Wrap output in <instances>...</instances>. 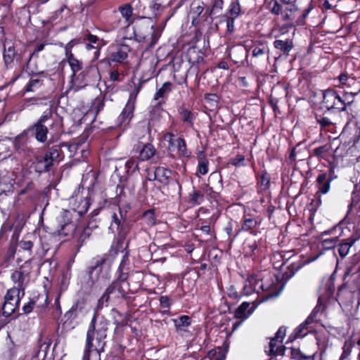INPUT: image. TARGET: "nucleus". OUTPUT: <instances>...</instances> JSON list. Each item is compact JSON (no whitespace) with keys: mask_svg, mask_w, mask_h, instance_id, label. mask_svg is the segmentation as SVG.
I'll return each instance as SVG.
<instances>
[{"mask_svg":"<svg viewBox=\"0 0 360 360\" xmlns=\"http://www.w3.org/2000/svg\"><path fill=\"white\" fill-rule=\"evenodd\" d=\"M60 131V119L53 113L52 109L45 110L34 123L15 138V151L19 155H30L34 150L27 144V135L34 137L38 142L44 143L47 141V135L57 136Z\"/></svg>","mask_w":360,"mask_h":360,"instance_id":"obj_1","label":"nucleus"},{"mask_svg":"<svg viewBox=\"0 0 360 360\" xmlns=\"http://www.w3.org/2000/svg\"><path fill=\"white\" fill-rule=\"evenodd\" d=\"M127 237L115 236L108 252L94 257L87 273L92 285L101 282L105 283L111 277L110 266L120 252L129 250V242L124 246Z\"/></svg>","mask_w":360,"mask_h":360,"instance_id":"obj_2","label":"nucleus"},{"mask_svg":"<svg viewBox=\"0 0 360 360\" xmlns=\"http://www.w3.org/2000/svg\"><path fill=\"white\" fill-rule=\"evenodd\" d=\"M58 117L61 120V131L57 136H52L51 134H49L50 139H47V141L45 142L46 143L44 150V156L45 157V160L46 161L49 160L53 166L63 160L65 158L63 149V148L68 150L70 152V157L79 153H81L82 156H84V153H89V152L84 149V146H83L85 143V139L84 137H82L76 142L71 143L58 141L63 131V117L60 115H58Z\"/></svg>","mask_w":360,"mask_h":360,"instance_id":"obj_3","label":"nucleus"},{"mask_svg":"<svg viewBox=\"0 0 360 360\" xmlns=\"http://www.w3.org/2000/svg\"><path fill=\"white\" fill-rule=\"evenodd\" d=\"M256 281L259 292H265V300L277 297L283 287L281 278L276 274L269 271L251 274L250 282L252 283Z\"/></svg>","mask_w":360,"mask_h":360,"instance_id":"obj_4","label":"nucleus"},{"mask_svg":"<svg viewBox=\"0 0 360 360\" xmlns=\"http://www.w3.org/2000/svg\"><path fill=\"white\" fill-rule=\"evenodd\" d=\"M321 305V297H319L317 305L313 309L309 316L294 330V332L288 338H304L308 335H313L316 338H319L318 335L321 330H323V326L316 319Z\"/></svg>","mask_w":360,"mask_h":360,"instance_id":"obj_5","label":"nucleus"},{"mask_svg":"<svg viewBox=\"0 0 360 360\" xmlns=\"http://www.w3.org/2000/svg\"><path fill=\"white\" fill-rule=\"evenodd\" d=\"M352 101H346L334 89L328 88L323 92L321 104L328 111L340 112L347 111Z\"/></svg>","mask_w":360,"mask_h":360,"instance_id":"obj_6","label":"nucleus"},{"mask_svg":"<svg viewBox=\"0 0 360 360\" xmlns=\"http://www.w3.org/2000/svg\"><path fill=\"white\" fill-rule=\"evenodd\" d=\"M110 299H122L129 303L135 297L129 296L128 292L117 281H112L98 300L96 304L97 309H103L104 307H108Z\"/></svg>","mask_w":360,"mask_h":360,"instance_id":"obj_7","label":"nucleus"},{"mask_svg":"<svg viewBox=\"0 0 360 360\" xmlns=\"http://www.w3.org/2000/svg\"><path fill=\"white\" fill-rule=\"evenodd\" d=\"M268 246L265 238H259L257 240H246L244 243V255L250 258L255 262H261L265 259Z\"/></svg>","mask_w":360,"mask_h":360,"instance_id":"obj_8","label":"nucleus"},{"mask_svg":"<svg viewBox=\"0 0 360 360\" xmlns=\"http://www.w3.org/2000/svg\"><path fill=\"white\" fill-rule=\"evenodd\" d=\"M32 271V260L28 259L24 262L18 269L12 271L11 279L15 285L13 287L18 290V292L25 295V290L30 280V274Z\"/></svg>","mask_w":360,"mask_h":360,"instance_id":"obj_9","label":"nucleus"},{"mask_svg":"<svg viewBox=\"0 0 360 360\" xmlns=\"http://www.w3.org/2000/svg\"><path fill=\"white\" fill-rule=\"evenodd\" d=\"M102 309H97V305L94 308V314L89 326L86 338H106L109 322L103 316H100Z\"/></svg>","mask_w":360,"mask_h":360,"instance_id":"obj_10","label":"nucleus"},{"mask_svg":"<svg viewBox=\"0 0 360 360\" xmlns=\"http://www.w3.org/2000/svg\"><path fill=\"white\" fill-rule=\"evenodd\" d=\"M108 229L112 232L116 231V236L127 237L131 229V224L127 219V212L119 207L118 212H112Z\"/></svg>","mask_w":360,"mask_h":360,"instance_id":"obj_11","label":"nucleus"},{"mask_svg":"<svg viewBox=\"0 0 360 360\" xmlns=\"http://www.w3.org/2000/svg\"><path fill=\"white\" fill-rule=\"evenodd\" d=\"M86 302L84 299L77 300L63 316V326L72 327L81 321L87 314Z\"/></svg>","mask_w":360,"mask_h":360,"instance_id":"obj_12","label":"nucleus"},{"mask_svg":"<svg viewBox=\"0 0 360 360\" xmlns=\"http://www.w3.org/2000/svg\"><path fill=\"white\" fill-rule=\"evenodd\" d=\"M262 219L259 216H256L252 213L244 212L240 224V226L236 230L234 238H237L241 232H246L249 234L256 236L261 233L260 226Z\"/></svg>","mask_w":360,"mask_h":360,"instance_id":"obj_13","label":"nucleus"},{"mask_svg":"<svg viewBox=\"0 0 360 360\" xmlns=\"http://www.w3.org/2000/svg\"><path fill=\"white\" fill-rule=\"evenodd\" d=\"M343 279V283L338 287L337 296L340 297L342 295L348 293L350 295V303L356 302V306L360 305V276L357 275L352 279Z\"/></svg>","mask_w":360,"mask_h":360,"instance_id":"obj_14","label":"nucleus"},{"mask_svg":"<svg viewBox=\"0 0 360 360\" xmlns=\"http://www.w3.org/2000/svg\"><path fill=\"white\" fill-rule=\"evenodd\" d=\"M96 73V68L93 65H86L82 70L71 75L70 85L68 89H72L75 91H78L86 86L91 79Z\"/></svg>","mask_w":360,"mask_h":360,"instance_id":"obj_15","label":"nucleus"},{"mask_svg":"<svg viewBox=\"0 0 360 360\" xmlns=\"http://www.w3.org/2000/svg\"><path fill=\"white\" fill-rule=\"evenodd\" d=\"M20 292L15 287L7 290L4 296V302L2 304V314L5 317H9L19 309L20 304Z\"/></svg>","mask_w":360,"mask_h":360,"instance_id":"obj_16","label":"nucleus"},{"mask_svg":"<svg viewBox=\"0 0 360 360\" xmlns=\"http://www.w3.org/2000/svg\"><path fill=\"white\" fill-rule=\"evenodd\" d=\"M343 221L334 225L332 228L321 233V245L323 249L330 250L336 248L338 238L343 232Z\"/></svg>","mask_w":360,"mask_h":360,"instance_id":"obj_17","label":"nucleus"},{"mask_svg":"<svg viewBox=\"0 0 360 360\" xmlns=\"http://www.w3.org/2000/svg\"><path fill=\"white\" fill-rule=\"evenodd\" d=\"M22 71H25L30 77L29 82L24 87L26 92H33L36 89L41 88L44 85V79H47L49 75L47 71L37 72L32 69L31 65L29 68H25V64L22 65Z\"/></svg>","mask_w":360,"mask_h":360,"instance_id":"obj_18","label":"nucleus"},{"mask_svg":"<svg viewBox=\"0 0 360 360\" xmlns=\"http://www.w3.org/2000/svg\"><path fill=\"white\" fill-rule=\"evenodd\" d=\"M140 18L145 20L136 24L134 27V35L136 37H139L141 39H145L146 36L143 30H146V31L149 30H152L149 46L153 47L158 42L160 37V33L158 30H155V25L151 24L150 18L146 17H141Z\"/></svg>","mask_w":360,"mask_h":360,"instance_id":"obj_19","label":"nucleus"},{"mask_svg":"<svg viewBox=\"0 0 360 360\" xmlns=\"http://www.w3.org/2000/svg\"><path fill=\"white\" fill-rule=\"evenodd\" d=\"M164 138L168 142V149L173 151L177 149L179 155L188 158L191 153L187 150L186 143L184 138L178 136L172 132H167L165 134Z\"/></svg>","mask_w":360,"mask_h":360,"instance_id":"obj_20","label":"nucleus"},{"mask_svg":"<svg viewBox=\"0 0 360 360\" xmlns=\"http://www.w3.org/2000/svg\"><path fill=\"white\" fill-rule=\"evenodd\" d=\"M74 200L73 210L78 213L80 217L84 215L89 210L91 205V199L89 191H85L83 188L81 193H77L72 198Z\"/></svg>","mask_w":360,"mask_h":360,"instance_id":"obj_21","label":"nucleus"},{"mask_svg":"<svg viewBox=\"0 0 360 360\" xmlns=\"http://www.w3.org/2000/svg\"><path fill=\"white\" fill-rule=\"evenodd\" d=\"M105 345L103 339H87L83 360H90L91 357L99 360L100 354L103 352Z\"/></svg>","mask_w":360,"mask_h":360,"instance_id":"obj_22","label":"nucleus"},{"mask_svg":"<svg viewBox=\"0 0 360 360\" xmlns=\"http://www.w3.org/2000/svg\"><path fill=\"white\" fill-rule=\"evenodd\" d=\"M172 321L174 323L176 331L181 335L188 336L196 335V333H194L195 328L193 326L195 321H193L191 316L188 315H181L176 319H173Z\"/></svg>","mask_w":360,"mask_h":360,"instance_id":"obj_23","label":"nucleus"},{"mask_svg":"<svg viewBox=\"0 0 360 360\" xmlns=\"http://www.w3.org/2000/svg\"><path fill=\"white\" fill-rule=\"evenodd\" d=\"M314 118L316 124L319 125L320 134H327L328 133L332 134H337L336 123L331 121V120L326 116V112L321 111H316L314 112Z\"/></svg>","mask_w":360,"mask_h":360,"instance_id":"obj_24","label":"nucleus"},{"mask_svg":"<svg viewBox=\"0 0 360 360\" xmlns=\"http://www.w3.org/2000/svg\"><path fill=\"white\" fill-rule=\"evenodd\" d=\"M136 108V101H128L118 117L119 127L123 130L129 127V123L134 116V110Z\"/></svg>","mask_w":360,"mask_h":360,"instance_id":"obj_25","label":"nucleus"},{"mask_svg":"<svg viewBox=\"0 0 360 360\" xmlns=\"http://www.w3.org/2000/svg\"><path fill=\"white\" fill-rule=\"evenodd\" d=\"M40 244L44 251L48 252L49 250L54 248L58 249L63 243L58 233L54 231L53 232H46L44 235L40 236Z\"/></svg>","mask_w":360,"mask_h":360,"instance_id":"obj_26","label":"nucleus"},{"mask_svg":"<svg viewBox=\"0 0 360 360\" xmlns=\"http://www.w3.org/2000/svg\"><path fill=\"white\" fill-rule=\"evenodd\" d=\"M332 145L330 142H327L323 145L314 147L309 150V158H316L318 161L321 160L329 161L332 157Z\"/></svg>","mask_w":360,"mask_h":360,"instance_id":"obj_27","label":"nucleus"},{"mask_svg":"<svg viewBox=\"0 0 360 360\" xmlns=\"http://www.w3.org/2000/svg\"><path fill=\"white\" fill-rule=\"evenodd\" d=\"M77 225L72 221H60V225L55 231L58 233L62 242H65L72 238L77 231Z\"/></svg>","mask_w":360,"mask_h":360,"instance_id":"obj_28","label":"nucleus"},{"mask_svg":"<svg viewBox=\"0 0 360 360\" xmlns=\"http://www.w3.org/2000/svg\"><path fill=\"white\" fill-rule=\"evenodd\" d=\"M39 300H43L44 304L37 305L38 311L40 313L45 311L50 302L46 293L43 295L39 294L37 296L34 295L32 299H30V301L22 307L23 313L25 314L31 313Z\"/></svg>","mask_w":360,"mask_h":360,"instance_id":"obj_29","label":"nucleus"},{"mask_svg":"<svg viewBox=\"0 0 360 360\" xmlns=\"http://www.w3.org/2000/svg\"><path fill=\"white\" fill-rule=\"evenodd\" d=\"M264 167V165H263ZM256 187L258 193H264L268 191L271 187V174L267 172L265 168H263L259 172H255Z\"/></svg>","mask_w":360,"mask_h":360,"instance_id":"obj_30","label":"nucleus"},{"mask_svg":"<svg viewBox=\"0 0 360 360\" xmlns=\"http://www.w3.org/2000/svg\"><path fill=\"white\" fill-rule=\"evenodd\" d=\"M128 316L129 314H127L124 316V320H122L120 321H118L117 320L115 321L116 326L115 328L114 333L117 338H121L124 335L129 336V338H134V336L131 335L130 333H134L136 336L138 335V330L131 325L128 324Z\"/></svg>","mask_w":360,"mask_h":360,"instance_id":"obj_31","label":"nucleus"},{"mask_svg":"<svg viewBox=\"0 0 360 360\" xmlns=\"http://www.w3.org/2000/svg\"><path fill=\"white\" fill-rule=\"evenodd\" d=\"M163 101L157 102L155 105H150L148 111V125H155L160 122L162 118L163 113H167L168 112L163 108L165 105Z\"/></svg>","mask_w":360,"mask_h":360,"instance_id":"obj_32","label":"nucleus"},{"mask_svg":"<svg viewBox=\"0 0 360 360\" xmlns=\"http://www.w3.org/2000/svg\"><path fill=\"white\" fill-rule=\"evenodd\" d=\"M53 167L49 160H45L44 155H36L30 164V169L39 175L49 172Z\"/></svg>","mask_w":360,"mask_h":360,"instance_id":"obj_33","label":"nucleus"},{"mask_svg":"<svg viewBox=\"0 0 360 360\" xmlns=\"http://www.w3.org/2000/svg\"><path fill=\"white\" fill-rule=\"evenodd\" d=\"M205 6L203 2L200 4L198 2H193L191 7V12L193 15V23L194 22H210V16L205 15Z\"/></svg>","mask_w":360,"mask_h":360,"instance_id":"obj_34","label":"nucleus"},{"mask_svg":"<svg viewBox=\"0 0 360 360\" xmlns=\"http://www.w3.org/2000/svg\"><path fill=\"white\" fill-rule=\"evenodd\" d=\"M177 112L182 122L186 124L189 127L193 128L198 116V112L193 111L185 104L179 105L177 108Z\"/></svg>","mask_w":360,"mask_h":360,"instance_id":"obj_35","label":"nucleus"},{"mask_svg":"<svg viewBox=\"0 0 360 360\" xmlns=\"http://www.w3.org/2000/svg\"><path fill=\"white\" fill-rule=\"evenodd\" d=\"M360 272V252L352 256L346 264L343 279L346 280Z\"/></svg>","mask_w":360,"mask_h":360,"instance_id":"obj_36","label":"nucleus"},{"mask_svg":"<svg viewBox=\"0 0 360 360\" xmlns=\"http://www.w3.org/2000/svg\"><path fill=\"white\" fill-rule=\"evenodd\" d=\"M224 8V0H210L205 6V15L210 16V22L221 15Z\"/></svg>","mask_w":360,"mask_h":360,"instance_id":"obj_37","label":"nucleus"},{"mask_svg":"<svg viewBox=\"0 0 360 360\" xmlns=\"http://www.w3.org/2000/svg\"><path fill=\"white\" fill-rule=\"evenodd\" d=\"M283 339H270L269 348L265 349L268 356H283L286 349Z\"/></svg>","mask_w":360,"mask_h":360,"instance_id":"obj_38","label":"nucleus"},{"mask_svg":"<svg viewBox=\"0 0 360 360\" xmlns=\"http://www.w3.org/2000/svg\"><path fill=\"white\" fill-rule=\"evenodd\" d=\"M17 24L22 27H27L31 23V13L29 8L26 6L16 10L15 20Z\"/></svg>","mask_w":360,"mask_h":360,"instance_id":"obj_39","label":"nucleus"},{"mask_svg":"<svg viewBox=\"0 0 360 360\" xmlns=\"http://www.w3.org/2000/svg\"><path fill=\"white\" fill-rule=\"evenodd\" d=\"M274 47L278 51L280 56L287 57L294 47L292 39H286L285 40L276 39L274 43Z\"/></svg>","mask_w":360,"mask_h":360,"instance_id":"obj_40","label":"nucleus"},{"mask_svg":"<svg viewBox=\"0 0 360 360\" xmlns=\"http://www.w3.org/2000/svg\"><path fill=\"white\" fill-rule=\"evenodd\" d=\"M173 88L174 84L171 82H164L160 88L157 89L153 96V100L157 102L163 101L166 104L168 96L172 93Z\"/></svg>","mask_w":360,"mask_h":360,"instance_id":"obj_41","label":"nucleus"},{"mask_svg":"<svg viewBox=\"0 0 360 360\" xmlns=\"http://www.w3.org/2000/svg\"><path fill=\"white\" fill-rule=\"evenodd\" d=\"M332 181V178H327V173L321 172L319 174L316 184L318 188V191L316 193V195L321 194H326L330 188V182Z\"/></svg>","mask_w":360,"mask_h":360,"instance_id":"obj_42","label":"nucleus"},{"mask_svg":"<svg viewBox=\"0 0 360 360\" xmlns=\"http://www.w3.org/2000/svg\"><path fill=\"white\" fill-rule=\"evenodd\" d=\"M157 154L158 151L155 146L152 143H147L140 148L137 159L144 162L150 160Z\"/></svg>","mask_w":360,"mask_h":360,"instance_id":"obj_43","label":"nucleus"},{"mask_svg":"<svg viewBox=\"0 0 360 360\" xmlns=\"http://www.w3.org/2000/svg\"><path fill=\"white\" fill-rule=\"evenodd\" d=\"M131 51V48L129 45L121 44L116 51L110 53L111 60L115 63H122L128 57L129 52Z\"/></svg>","mask_w":360,"mask_h":360,"instance_id":"obj_44","label":"nucleus"},{"mask_svg":"<svg viewBox=\"0 0 360 360\" xmlns=\"http://www.w3.org/2000/svg\"><path fill=\"white\" fill-rule=\"evenodd\" d=\"M157 181L163 186H167L172 180L173 171L165 167H155Z\"/></svg>","mask_w":360,"mask_h":360,"instance_id":"obj_45","label":"nucleus"},{"mask_svg":"<svg viewBox=\"0 0 360 360\" xmlns=\"http://www.w3.org/2000/svg\"><path fill=\"white\" fill-rule=\"evenodd\" d=\"M255 306L252 303V306L250 307V303L248 302H243L235 310L234 316L239 319H248L254 311Z\"/></svg>","mask_w":360,"mask_h":360,"instance_id":"obj_46","label":"nucleus"},{"mask_svg":"<svg viewBox=\"0 0 360 360\" xmlns=\"http://www.w3.org/2000/svg\"><path fill=\"white\" fill-rule=\"evenodd\" d=\"M3 46V59L4 65L6 69H12L13 68L15 56L17 51H15L14 45L9 46L7 48L5 44Z\"/></svg>","mask_w":360,"mask_h":360,"instance_id":"obj_47","label":"nucleus"},{"mask_svg":"<svg viewBox=\"0 0 360 360\" xmlns=\"http://www.w3.org/2000/svg\"><path fill=\"white\" fill-rule=\"evenodd\" d=\"M241 13V6L238 0H232L222 18L236 19Z\"/></svg>","mask_w":360,"mask_h":360,"instance_id":"obj_48","label":"nucleus"},{"mask_svg":"<svg viewBox=\"0 0 360 360\" xmlns=\"http://www.w3.org/2000/svg\"><path fill=\"white\" fill-rule=\"evenodd\" d=\"M188 201L193 205H200L205 201L203 189H196L194 186L193 191L188 193Z\"/></svg>","mask_w":360,"mask_h":360,"instance_id":"obj_49","label":"nucleus"},{"mask_svg":"<svg viewBox=\"0 0 360 360\" xmlns=\"http://www.w3.org/2000/svg\"><path fill=\"white\" fill-rule=\"evenodd\" d=\"M160 307L162 309L163 314H171L170 307L176 302V296L160 295L158 298Z\"/></svg>","mask_w":360,"mask_h":360,"instance_id":"obj_50","label":"nucleus"},{"mask_svg":"<svg viewBox=\"0 0 360 360\" xmlns=\"http://www.w3.org/2000/svg\"><path fill=\"white\" fill-rule=\"evenodd\" d=\"M141 219L147 227H152L157 224V215L155 209H149L144 211L141 215Z\"/></svg>","mask_w":360,"mask_h":360,"instance_id":"obj_51","label":"nucleus"},{"mask_svg":"<svg viewBox=\"0 0 360 360\" xmlns=\"http://www.w3.org/2000/svg\"><path fill=\"white\" fill-rule=\"evenodd\" d=\"M118 11L124 18L127 26L134 23V20L132 18L133 8L130 4H125L118 7Z\"/></svg>","mask_w":360,"mask_h":360,"instance_id":"obj_52","label":"nucleus"},{"mask_svg":"<svg viewBox=\"0 0 360 360\" xmlns=\"http://www.w3.org/2000/svg\"><path fill=\"white\" fill-rule=\"evenodd\" d=\"M198 172L202 175L207 174L209 172V160L203 151L198 154Z\"/></svg>","mask_w":360,"mask_h":360,"instance_id":"obj_53","label":"nucleus"},{"mask_svg":"<svg viewBox=\"0 0 360 360\" xmlns=\"http://www.w3.org/2000/svg\"><path fill=\"white\" fill-rule=\"evenodd\" d=\"M252 56L254 58H262L267 56L269 49L265 43L256 41L252 46Z\"/></svg>","mask_w":360,"mask_h":360,"instance_id":"obj_54","label":"nucleus"},{"mask_svg":"<svg viewBox=\"0 0 360 360\" xmlns=\"http://www.w3.org/2000/svg\"><path fill=\"white\" fill-rule=\"evenodd\" d=\"M67 62L70 67L72 75L82 70L84 67L82 60L77 59L73 53L69 54L68 57H66Z\"/></svg>","mask_w":360,"mask_h":360,"instance_id":"obj_55","label":"nucleus"},{"mask_svg":"<svg viewBox=\"0 0 360 360\" xmlns=\"http://www.w3.org/2000/svg\"><path fill=\"white\" fill-rule=\"evenodd\" d=\"M354 245L349 238L343 239L336 245V250L341 258H345L349 253V250Z\"/></svg>","mask_w":360,"mask_h":360,"instance_id":"obj_56","label":"nucleus"},{"mask_svg":"<svg viewBox=\"0 0 360 360\" xmlns=\"http://www.w3.org/2000/svg\"><path fill=\"white\" fill-rule=\"evenodd\" d=\"M257 281L255 283L250 282V275L248 276V279L244 283L242 290L240 293L242 295V297L243 296L251 295L253 292H256L257 293H259V289L257 288Z\"/></svg>","mask_w":360,"mask_h":360,"instance_id":"obj_57","label":"nucleus"},{"mask_svg":"<svg viewBox=\"0 0 360 360\" xmlns=\"http://www.w3.org/2000/svg\"><path fill=\"white\" fill-rule=\"evenodd\" d=\"M124 79V75H122L117 69H112L109 72V80L105 82L107 89H113L112 84H108V82H121Z\"/></svg>","mask_w":360,"mask_h":360,"instance_id":"obj_58","label":"nucleus"},{"mask_svg":"<svg viewBox=\"0 0 360 360\" xmlns=\"http://www.w3.org/2000/svg\"><path fill=\"white\" fill-rule=\"evenodd\" d=\"M201 188L203 189L205 198L206 197L209 200L217 201L220 197L219 193L214 191L208 184H202Z\"/></svg>","mask_w":360,"mask_h":360,"instance_id":"obj_59","label":"nucleus"},{"mask_svg":"<svg viewBox=\"0 0 360 360\" xmlns=\"http://www.w3.org/2000/svg\"><path fill=\"white\" fill-rule=\"evenodd\" d=\"M266 9L273 15H279L282 13L283 7L281 2L278 0H269L266 2Z\"/></svg>","mask_w":360,"mask_h":360,"instance_id":"obj_60","label":"nucleus"},{"mask_svg":"<svg viewBox=\"0 0 360 360\" xmlns=\"http://www.w3.org/2000/svg\"><path fill=\"white\" fill-rule=\"evenodd\" d=\"M46 44L45 43H37L34 48L32 52L30 53L29 58L25 60V68H29V65H31L32 60L39 57V53L44 49Z\"/></svg>","mask_w":360,"mask_h":360,"instance_id":"obj_61","label":"nucleus"},{"mask_svg":"<svg viewBox=\"0 0 360 360\" xmlns=\"http://www.w3.org/2000/svg\"><path fill=\"white\" fill-rule=\"evenodd\" d=\"M147 82L143 77L140 78L137 84L134 83V89L130 92L129 99L136 102V98L139 92L141 91L144 84Z\"/></svg>","mask_w":360,"mask_h":360,"instance_id":"obj_62","label":"nucleus"},{"mask_svg":"<svg viewBox=\"0 0 360 360\" xmlns=\"http://www.w3.org/2000/svg\"><path fill=\"white\" fill-rule=\"evenodd\" d=\"M105 106V101L103 98H96L92 103L91 110L95 113L94 120L97 117L98 114L102 111Z\"/></svg>","mask_w":360,"mask_h":360,"instance_id":"obj_63","label":"nucleus"},{"mask_svg":"<svg viewBox=\"0 0 360 360\" xmlns=\"http://www.w3.org/2000/svg\"><path fill=\"white\" fill-rule=\"evenodd\" d=\"M128 174H132L139 170V162L134 158H129L125 163Z\"/></svg>","mask_w":360,"mask_h":360,"instance_id":"obj_64","label":"nucleus"}]
</instances>
